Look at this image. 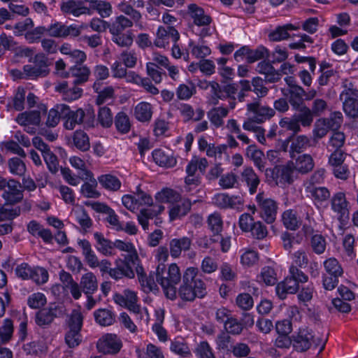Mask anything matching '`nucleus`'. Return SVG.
<instances>
[{"label":"nucleus","instance_id":"obj_1","mask_svg":"<svg viewBox=\"0 0 358 358\" xmlns=\"http://www.w3.org/2000/svg\"><path fill=\"white\" fill-rule=\"evenodd\" d=\"M199 269L195 267L186 268L182 274V283L177 293L182 301H193L196 298L202 299L207 294L206 285L197 277Z\"/></svg>","mask_w":358,"mask_h":358},{"label":"nucleus","instance_id":"obj_2","mask_svg":"<svg viewBox=\"0 0 358 358\" xmlns=\"http://www.w3.org/2000/svg\"><path fill=\"white\" fill-rule=\"evenodd\" d=\"M156 281L164 289L166 296L175 300L177 298L176 285L180 282L182 275L176 264H171L168 268L164 263H159L155 271Z\"/></svg>","mask_w":358,"mask_h":358},{"label":"nucleus","instance_id":"obj_3","mask_svg":"<svg viewBox=\"0 0 358 358\" xmlns=\"http://www.w3.org/2000/svg\"><path fill=\"white\" fill-rule=\"evenodd\" d=\"M83 317L78 311H73L69 321V330L65 334V343L70 348H74L81 343L80 330Z\"/></svg>","mask_w":358,"mask_h":358},{"label":"nucleus","instance_id":"obj_4","mask_svg":"<svg viewBox=\"0 0 358 358\" xmlns=\"http://www.w3.org/2000/svg\"><path fill=\"white\" fill-rule=\"evenodd\" d=\"M256 201L259 211L260 217L267 223L275 222L277 215V202L266 196L264 192H259L256 196Z\"/></svg>","mask_w":358,"mask_h":358},{"label":"nucleus","instance_id":"obj_5","mask_svg":"<svg viewBox=\"0 0 358 358\" xmlns=\"http://www.w3.org/2000/svg\"><path fill=\"white\" fill-rule=\"evenodd\" d=\"M33 64H27L23 67L24 73L28 78H37L46 76L50 70L48 69V59L43 54H37L29 59Z\"/></svg>","mask_w":358,"mask_h":358},{"label":"nucleus","instance_id":"obj_6","mask_svg":"<svg viewBox=\"0 0 358 358\" xmlns=\"http://www.w3.org/2000/svg\"><path fill=\"white\" fill-rule=\"evenodd\" d=\"M64 306L62 304L52 303L48 307L40 310L36 315V323L42 327L49 326L56 317L65 315Z\"/></svg>","mask_w":358,"mask_h":358},{"label":"nucleus","instance_id":"obj_7","mask_svg":"<svg viewBox=\"0 0 358 358\" xmlns=\"http://www.w3.org/2000/svg\"><path fill=\"white\" fill-rule=\"evenodd\" d=\"M331 209L336 213L337 218L341 225H345L350 218L348 202L345 194L339 192L334 194L331 199Z\"/></svg>","mask_w":358,"mask_h":358},{"label":"nucleus","instance_id":"obj_8","mask_svg":"<svg viewBox=\"0 0 358 358\" xmlns=\"http://www.w3.org/2000/svg\"><path fill=\"white\" fill-rule=\"evenodd\" d=\"M2 197L6 204L14 205L23 199V189L21 183L14 179L8 180L3 189Z\"/></svg>","mask_w":358,"mask_h":358},{"label":"nucleus","instance_id":"obj_9","mask_svg":"<svg viewBox=\"0 0 358 358\" xmlns=\"http://www.w3.org/2000/svg\"><path fill=\"white\" fill-rule=\"evenodd\" d=\"M81 33V28L76 25L67 26L62 22L51 24L47 28V34L55 38H66L67 36L76 37Z\"/></svg>","mask_w":358,"mask_h":358},{"label":"nucleus","instance_id":"obj_10","mask_svg":"<svg viewBox=\"0 0 358 358\" xmlns=\"http://www.w3.org/2000/svg\"><path fill=\"white\" fill-rule=\"evenodd\" d=\"M247 110L252 113V120L256 123H262L271 119L275 113L274 109L261 105L259 101L248 103Z\"/></svg>","mask_w":358,"mask_h":358},{"label":"nucleus","instance_id":"obj_11","mask_svg":"<svg viewBox=\"0 0 358 358\" xmlns=\"http://www.w3.org/2000/svg\"><path fill=\"white\" fill-rule=\"evenodd\" d=\"M122 347L121 340L114 334H106L97 342L98 350L103 354H117Z\"/></svg>","mask_w":358,"mask_h":358},{"label":"nucleus","instance_id":"obj_12","mask_svg":"<svg viewBox=\"0 0 358 358\" xmlns=\"http://www.w3.org/2000/svg\"><path fill=\"white\" fill-rule=\"evenodd\" d=\"M132 264L130 262L123 259H117L115 261V267L111 268L110 276L117 280L123 277L133 278L134 277V272L132 269Z\"/></svg>","mask_w":358,"mask_h":358},{"label":"nucleus","instance_id":"obj_13","mask_svg":"<svg viewBox=\"0 0 358 358\" xmlns=\"http://www.w3.org/2000/svg\"><path fill=\"white\" fill-rule=\"evenodd\" d=\"M299 289V283L288 276L278 283L275 287L276 294L282 300L286 299L288 294L296 293Z\"/></svg>","mask_w":358,"mask_h":358},{"label":"nucleus","instance_id":"obj_14","mask_svg":"<svg viewBox=\"0 0 358 358\" xmlns=\"http://www.w3.org/2000/svg\"><path fill=\"white\" fill-rule=\"evenodd\" d=\"M281 91L283 95L287 97L293 109L299 108L301 106L305 105L303 99L305 90L301 86L292 89L282 88Z\"/></svg>","mask_w":358,"mask_h":358},{"label":"nucleus","instance_id":"obj_15","mask_svg":"<svg viewBox=\"0 0 358 358\" xmlns=\"http://www.w3.org/2000/svg\"><path fill=\"white\" fill-rule=\"evenodd\" d=\"M191 207L192 202L189 199H180V200L171 204L170 206V220L172 221L186 215L189 212Z\"/></svg>","mask_w":358,"mask_h":358},{"label":"nucleus","instance_id":"obj_16","mask_svg":"<svg viewBox=\"0 0 358 358\" xmlns=\"http://www.w3.org/2000/svg\"><path fill=\"white\" fill-rule=\"evenodd\" d=\"M188 13L197 26H207L212 22L210 16L206 14L204 10L195 3L188 6Z\"/></svg>","mask_w":358,"mask_h":358},{"label":"nucleus","instance_id":"obj_17","mask_svg":"<svg viewBox=\"0 0 358 358\" xmlns=\"http://www.w3.org/2000/svg\"><path fill=\"white\" fill-rule=\"evenodd\" d=\"M241 180L246 184L250 194H254L257 192L260 179L252 167L245 166L243 168L241 173Z\"/></svg>","mask_w":358,"mask_h":358},{"label":"nucleus","instance_id":"obj_18","mask_svg":"<svg viewBox=\"0 0 358 358\" xmlns=\"http://www.w3.org/2000/svg\"><path fill=\"white\" fill-rule=\"evenodd\" d=\"M65 113L66 115H64L63 119L65 120L64 127L69 130H73L76 124H80L83 122L85 117V112L82 108H79L76 111H73L70 109L69 106L65 105Z\"/></svg>","mask_w":358,"mask_h":358},{"label":"nucleus","instance_id":"obj_19","mask_svg":"<svg viewBox=\"0 0 358 358\" xmlns=\"http://www.w3.org/2000/svg\"><path fill=\"white\" fill-rule=\"evenodd\" d=\"M61 10L64 13L72 14L75 17H78L83 14H91L90 8L83 6V1L69 0L62 2Z\"/></svg>","mask_w":358,"mask_h":358},{"label":"nucleus","instance_id":"obj_20","mask_svg":"<svg viewBox=\"0 0 358 358\" xmlns=\"http://www.w3.org/2000/svg\"><path fill=\"white\" fill-rule=\"evenodd\" d=\"M257 71L264 74L266 83H273L278 82L281 78V73L275 70L271 62L263 61L258 64Z\"/></svg>","mask_w":358,"mask_h":358},{"label":"nucleus","instance_id":"obj_21","mask_svg":"<svg viewBox=\"0 0 358 358\" xmlns=\"http://www.w3.org/2000/svg\"><path fill=\"white\" fill-rule=\"evenodd\" d=\"M311 339H313L312 332L307 329H301L294 339L293 346L297 351H306L311 346Z\"/></svg>","mask_w":358,"mask_h":358},{"label":"nucleus","instance_id":"obj_22","mask_svg":"<svg viewBox=\"0 0 358 358\" xmlns=\"http://www.w3.org/2000/svg\"><path fill=\"white\" fill-rule=\"evenodd\" d=\"M90 73V69L82 64H75L73 66L70 68L69 71L68 72L69 76L71 75L74 78L73 83L75 85L85 83L88 80Z\"/></svg>","mask_w":358,"mask_h":358},{"label":"nucleus","instance_id":"obj_23","mask_svg":"<svg viewBox=\"0 0 358 358\" xmlns=\"http://www.w3.org/2000/svg\"><path fill=\"white\" fill-rule=\"evenodd\" d=\"M94 317L96 322L102 327L111 326L115 322V313L108 308H99L95 310Z\"/></svg>","mask_w":358,"mask_h":358},{"label":"nucleus","instance_id":"obj_24","mask_svg":"<svg viewBox=\"0 0 358 358\" xmlns=\"http://www.w3.org/2000/svg\"><path fill=\"white\" fill-rule=\"evenodd\" d=\"M134 23L131 20L123 15L117 16L115 20L109 23V32L110 34L124 33L126 29L131 28Z\"/></svg>","mask_w":358,"mask_h":358},{"label":"nucleus","instance_id":"obj_25","mask_svg":"<svg viewBox=\"0 0 358 358\" xmlns=\"http://www.w3.org/2000/svg\"><path fill=\"white\" fill-rule=\"evenodd\" d=\"M192 241L188 237L173 238L170 241V253L173 257H178L182 250L190 248Z\"/></svg>","mask_w":358,"mask_h":358},{"label":"nucleus","instance_id":"obj_26","mask_svg":"<svg viewBox=\"0 0 358 358\" xmlns=\"http://www.w3.org/2000/svg\"><path fill=\"white\" fill-rule=\"evenodd\" d=\"M113 249L117 248L121 251H125L129 254L125 257L124 260H127L131 263L133 266L136 265L138 257L134 246L131 243H125L120 240H116L113 242Z\"/></svg>","mask_w":358,"mask_h":358},{"label":"nucleus","instance_id":"obj_27","mask_svg":"<svg viewBox=\"0 0 358 358\" xmlns=\"http://www.w3.org/2000/svg\"><path fill=\"white\" fill-rule=\"evenodd\" d=\"M282 221L285 227L292 231L298 229L301 224V219L292 209L286 210L282 213Z\"/></svg>","mask_w":358,"mask_h":358},{"label":"nucleus","instance_id":"obj_28","mask_svg":"<svg viewBox=\"0 0 358 358\" xmlns=\"http://www.w3.org/2000/svg\"><path fill=\"white\" fill-rule=\"evenodd\" d=\"M72 143L81 152H87L90 148V137L83 130H76L72 136Z\"/></svg>","mask_w":358,"mask_h":358},{"label":"nucleus","instance_id":"obj_29","mask_svg":"<svg viewBox=\"0 0 358 358\" xmlns=\"http://www.w3.org/2000/svg\"><path fill=\"white\" fill-rule=\"evenodd\" d=\"M308 192L315 205H322L324 202L327 201L331 196L329 190L325 187H308Z\"/></svg>","mask_w":358,"mask_h":358},{"label":"nucleus","instance_id":"obj_30","mask_svg":"<svg viewBox=\"0 0 358 358\" xmlns=\"http://www.w3.org/2000/svg\"><path fill=\"white\" fill-rule=\"evenodd\" d=\"M94 237L96 241V250L106 256L112 255L113 250V242L106 238L100 232H95Z\"/></svg>","mask_w":358,"mask_h":358},{"label":"nucleus","instance_id":"obj_31","mask_svg":"<svg viewBox=\"0 0 358 358\" xmlns=\"http://www.w3.org/2000/svg\"><path fill=\"white\" fill-rule=\"evenodd\" d=\"M78 245L82 248V254L88 265L92 268H95L98 265V258L92 250L90 243L84 239L79 241Z\"/></svg>","mask_w":358,"mask_h":358},{"label":"nucleus","instance_id":"obj_32","mask_svg":"<svg viewBox=\"0 0 358 358\" xmlns=\"http://www.w3.org/2000/svg\"><path fill=\"white\" fill-rule=\"evenodd\" d=\"M310 146V139L304 136L300 135L292 139L290 145V157L294 159L295 153H301L306 150Z\"/></svg>","mask_w":358,"mask_h":358},{"label":"nucleus","instance_id":"obj_33","mask_svg":"<svg viewBox=\"0 0 358 358\" xmlns=\"http://www.w3.org/2000/svg\"><path fill=\"white\" fill-rule=\"evenodd\" d=\"M297 111L293 116L295 120L303 127H310L313 122L314 115L310 108L306 105L301 106L299 108L294 109Z\"/></svg>","mask_w":358,"mask_h":358},{"label":"nucleus","instance_id":"obj_34","mask_svg":"<svg viewBox=\"0 0 358 358\" xmlns=\"http://www.w3.org/2000/svg\"><path fill=\"white\" fill-rule=\"evenodd\" d=\"M64 109L65 110L64 104H57L53 108L50 109L48 113L46 125L49 127H56L59 120L63 119L64 115H66Z\"/></svg>","mask_w":358,"mask_h":358},{"label":"nucleus","instance_id":"obj_35","mask_svg":"<svg viewBox=\"0 0 358 358\" xmlns=\"http://www.w3.org/2000/svg\"><path fill=\"white\" fill-rule=\"evenodd\" d=\"M16 122L21 125H38L41 122V113L38 110H31L18 114Z\"/></svg>","mask_w":358,"mask_h":358},{"label":"nucleus","instance_id":"obj_36","mask_svg":"<svg viewBox=\"0 0 358 358\" xmlns=\"http://www.w3.org/2000/svg\"><path fill=\"white\" fill-rule=\"evenodd\" d=\"M170 350L182 357H188L192 355L187 343L182 338H177L171 341Z\"/></svg>","mask_w":358,"mask_h":358},{"label":"nucleus","instance_id":"obj_37","mask_svg":"<svg viewBox=\"0 0 358 358\" xmlns=\"http://www.w3.org/2000/svg\"><path fill=\"white\" fill-rule=\"evenodd\" d=\"M246 155L253 161L254 164L259 169L260 171L264 170V153L257 148L255 145H249L246 149Z\"/></svg>","mask_w":358,"mask_h":358},{"label":"nucleus","instance_id":"obj_38","mask_svg":"<svg viewBox=\"0 0 358 358\" xmlns=\"http://www.w3.org/2000/svg\"><path fill=\"white\" fill-rule=\"evenodd\" d=\"M80 286L85 294H93L98 289L95 275L92 272L83 275L81 278Z\"/></svg>","mask_w":358,"mask_h":358},{"label":"nucleus","instance_id":"obj_39","mask_svg":"<svg viewBox=\"0 0 358 358\" xmlns=\"http://www.w3.org/2000/svg\"><path fill=\"white\" fill-rule=\"evenodd\" d=\"M229 110L226 108L217 107L213 108L207 113L208 118L210 122L216 127H221L223 123V117L227 116Z\"/></svg>","mask_w":358,"mask_h":358},{"label":"nucleus","instance_id":"obj_40","mask_svg":"<svg viewBox=\"0 0 358 358\" xmlns=\"http://www.w3.org/2000/svg\"><path fill=\"white\" fill-rule=\"evenodd\" d=\"M314 167V162L310 155L304 154L299 156L296 159L294 168L301 173H307Z\"/></svg>","mask_w":358,"mask_h":358},{"label":"nucleus","instance_id":"obj_41","mask_svg":"<svg viewBox=\"0 0 358 358\" xmlns=\"http://www.w3.org/2000/svg\"><path fill=\"white\" fill-rule=\"evenodd\" d=\"M152 157L155 163L161 166L173 167L176 164V158L165 154L162 150H154Z\"/></svg>","mask_w":358,"mask_h":358},{"label":"nucleus","instance_id":"obj_42","mask_svg":"<svg viewBox=\"0 0 358 358\" xmlns=\"http://www.w3.org/2000/svg\"><path fill=\"white\" fill-rule=\"evenodd\" d=\"M98 181L103 187L110 191H117L121 187L120 180L110 174L101 175L98 178Z\"/></svg>","mask_w":358,"mask_h":358},{"label":"nucleus","instance_id":"obj_43","mask_svg":"<svg viewBox=\"0 0 358 358\" xmlns=\"http://www.w3.org/2000/svg\"><path fill=\"white\" fill-rule=\"evenodd\" d=\"M152 113L151 105L145 102L138 103L134 110L136 118L141 122L149 121L152 117Z\"/></svg>","mask_w":358,"mask_h":358},{"label":"nucleus","instance_id":"obj_44","mask_svg":"<svg viewBox=\"0 0 358 358\" xmlns=\"http://www.w3.org/2000/svg\"><path fill=\"white\" fill-rule=\"evenodd\" d=\"M296 27L292 24H287L283 26L278 27L274 31L268 35L269 39L273 41H278L289 38V31L295 29Z\"/></svg>","mask_w":358,"mask_h":358},{"label":"nucleus","instance_id":"obj_45","mask_svg":"<svg viewBox=\"0 0 358 358\" xmlns=\"http://www.w3.org/2000/svg\"><path fill=\"white\" fill-rule=\"evenodd\" d=\"M110 34L112 36L111 41L120 47L129 48L133 43V34L130 30L125 33Z\"/></svg>","mask_w":358,"mask_h":358},{"label":"nucleus","instance_id":"obj_46","mask_svg":"<svg viewBox=\"0 0 358 358\" xmlns=\"http://www.w3.org/2000/svg\"><path fill=\"white\" fill-rule=\"evenodd\" d=\"M157 36L164 41H169L171 38L174 43H176L180 38L178 31L173 27H159L157 31Z\"/></svg>","mask_w":358,"mask_h":358},{"label":"nucleus","instance_id":"obj_47","mask_svg":"<svg viewBox=\"0 0 358 358\" xmlns=\"http://www.w3.org/2000/svg\"><path fill=\"white\" fill-rule=\"evenodd\" d=\"M196 93V87L189 82L188 85L181 84L176 90V96L180 100H188Z\"/></svg>","mask_w":358,"mask_h":358},{"label":"nucleus","instance_id":"obj_48","mask_svg":"<svg viewBox=\"0 0 358 358\" xmlns=\"http://www.w3.org/2000/svg\"><path fill=\"white\" fill-rule=\"evenodd\" d=\"M260 282H264L266 285H273L277 281L276 273L274 269L269 266L264 267L260 274L257 276Z\"/></svg>","mask_w":358,"mask_h":358},{"label":"nucleus","instance_id":"obj_49","mask_svg":"<svg viewBox=\"0 0 358 358\" xmlns=\"http://www.w3.org/2000/svg\"><path fill=\"white\" fill-rule=\"evenodd\" d=\"M115 125L118 131L127 134L130 130V122L127 115L124 112L118 113L115 117Z\"/></svg>","mask_w":358,"mask_h":358},{"label":"nucleus","instance_id":"obj_50","mask_svg":"<svg viewBox=\"0 0 358 358\" xmlns=\"http://www.w3.org/2000/svg\"><path fill=\"white\" fill-rule=\"evenodd\" d=\"M194 352L199 358H216L213 348L206 341H201L196 347Z\"/></svg>","mask_w":358,"mask_h":358},{"label":"nucleus","instance_id":"obj_51","mask_svg":"<svg viewBox=\"0 0 358 358\" xmlns=\"http://www.w3.org/2000/svg\"><path fill=\"white\" fill-rule=\"evenodd\" d=\"M96 180L94 178L90 179V182H85L81 186L80 192L87 198H99L101 194L96 190Z\"/></svg>","mask_w":358,"mask_h":358},{"label":"nucleus","instance_id":"obj_52","mask_svg":"<svg viewBox=\"0 0 358 358\" xmlns=\"http://www.w3.org/2000/svg\"><path fill=\"white\" fill-rule=\"evenodd\" d=\"M146 69L148 75L155 83H161L162 80V75H166V73L154 62L147 63Z\"/></svg>","mask_w":358,"mask_h":358},{"label":"nucleus","instance_id":"obj_53","mask_svg":"<svg viewBox=\"0 0 358 358\" xmlns=\"http://www.w3.org/2000/svg\"><path fill=\"white\" fill-rule=\"evenodd\" d=\"M90 10H96L102 18L109 17L112 13V6L110 3L106 1L99 0L96 3L92 5Z\"/></svg>","mask_w":358,"mask_h":358},{"label":"nucleus","instance_id":"obj_54","mask_svg":"<svg viewBox=\"0 0 358 358\" xmlns=\"http://www.w3.org/2000/svg\"><path fill=\"white\" fill-rule=\"evenodd\" d=\"M98 121L102 127L108 128L113 124V115L110 109L107 106H103L99 108L98 114Z\"/></svg>","mask_w":358,"mask_h":358},{"label":"nucleus","instance_id":"obj_55","mask_svg":"<svg viewBox=\"0 0 358 358\" xmlns=\"http://www.w3.org/2000/svg\"><path fill=\"white\" fill-rule=\"evenodd\" d=\"M344 90L340 95V99L344 102L345 100H358V90L355 88L352 83L346 82L344 84Z\"/></svg>","mask_w":358,"mask_h":358},{"label":"nucleus","instance_id":"obj_56","mask_svg":"<svg viewBox=\"0 0 358 358\" xmlns=\"http://www.w3.org/2000/svg\"><path fill=\"white\" fill-rule=\"evenodd\" d=\"M208 224L210 229L215 235H217L221 232L223 222L219 213H215L210 215L208 218Z\"/></svg>","mask_w":358,"mask_h":358},{"label":"nucleus","instance_id":"obj_57","mask_svg":"<svg viewBox=\"0 0 358 358\" xmlns=\"http://www.w3.org/2000/svg\"><path fill=\"white\" fill-rule=\"evenodd\" d=\"M326 271L330 275L341 276L343 273V269L338 260L335 258H329L324 262Z\"/></svg>","mask_w":358,"mask_h":358},{"label":"nucleus","instance_id":"obj_58","mask_svg":"<svg viewBox=\"0 0 358 358\" xmlns=\"http://www.w3.org/2000/svg\"><path fill=\"white\" fill-rule=\"evenodd\" d=\"M8 167L11 173L22 176L26 171L24 163L17 157H13L8 161Z\"/></svg>","mask_w":358,"mask_h":358},{"label":"nucleus","instance_id":"obj_59","mask_svg":"<svg viewBox=\"0 0 358 358\" xmlns=\"http://www.w3.org/2000/svg\"><path fill=\"white\" fill-rule=\"evenodd\" d=\"M295 170L292 162H289L285 166H279V176L281 179L288 183L293 182V173Z\"/></svg>","mask_w":358,"mask_h":358},{"label":"nucleus","instance_id":"obj_60","mask_svg":"<svg viewBox=\"0 0 358 358\" xmlns=\"http://www.w3.org/2000/svg\"><path fill=\"white\" fill-rule=\"evenodd\" d=\"M13 332V322L10 319H6L3 321V324L0 327V338L2 343H6L12 337Z\"/></svg>","mask_w":358,"mask_h":358},{"label":"nucleus","instance_id":"obj_61","mask_svg":"<svg viewBox=\"0 0 358 358\" xmlns=\"http://www.w3.org/2000/svg\"><path fill=\"white\" fill-rule=\"evenodd\" d=\"M119 10L125 15L130 17V20L134 22H138L141 19V14L139 11L135 10L131 4L122 3L118 6Z\"/></svg>","mask_w":358,"mask_h":358},{"label":"nucleus","instance_id":"obj_62","mask_svg":"<svg viewBox=\"0 0 358 358\" xmlns=\"http://www.w3.org/2000/svg\"><path fill=\"white\" fill-rule=\"evenodd\" d=\"M268 57V50L265 47L260 45L255 50L250 49L248 57H247V62L250 64H252L259 59Z\"/></svg>","mask_w":358,"mask_h":358},{"label":"nucleus","instance_id":"obj_63","mask_svg":"<svg viewBox=\"0 0 358 358\" xmlns=\"http://www.w3.org/2000/svg\"><path fill=\"white\" fill-rule=\"evenodd\" d=\"M310 245L316 254H322L326 248L325 238L321 234H315L311 237Z\"/></svg>","mask_w":358,"mask_h":358},{"label":"nucleus","instance_id":"obj_64","mask_svg":"<svg viewBox=\"0 0 358 358\" xmlns=\"http://www.w3.org/2000/svg\"><path fill=\"white\" fill-rule=\"evenodd\" d=\"M343 108L345 113L350 117H358V100H345L343 102Z\"/></svg>","mask_w":358,"mask_h":358}]
</instances>
